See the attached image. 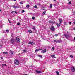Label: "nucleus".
<instances>
[{
  "label": "nucleus",
  "mask_w": 75,
  "mask_h": 75,
  "mask_svg": "<svg viewBox=\"0 0 75 75\" xmlns=\"http://www.w3.org/2000/svg\"><path fill=\"white\" fill-rule=\"evenodd\" d=\"M70 36L71 34H69L68 35H67V34H64V36L65 37V38L67 39H68L69 38H70Z\"/></svg>",
  "instance_id": "f257e3e1"
},
{
  "label": "nucleus",
  "mask_w": 75,
  "mask_h": 75,
  "mask_svg": "<svg viewBox=\"0 0 75 75\" xmlns=\"http://www.w3.org/2000/svg\"><path fill=\"white\" fill-rule=\"evenodd\" d=\"M15 41L16 42H18V43H19L20 42V39L18 38H16L15 39Z\"/></svg>",
  "instance_id": "f03ea898"
},
{
  "label": "nucleus",
  "mask_w": 75,
  "mask_h": 75,
  "mask_svg": "<svg viewBox=\"0 0 75 75\" xmlns=\"http://www.w3.org/2000/svg\"><path fill=\"white\" fill-rule=\"evenodd\" d=\"M50 30L52 31H54L55 30V28L54 26H52L50 28Z\"/></svg>",
  "instance_id": "7ed1b4c3"
},
{
  "label": "nucleus",
  "mask_w": 75,
  "mask_h": 75,
  "mask_svg": "<svg viewBox=\"0 0 75 75\" xmlns=\"http://www.w3.org/2000/svg\"><path fill=\"white\" fill-rule=\"evenodd\" d=\"M14 64L16 65H19V62L17 60H15L14 62Z\"/></svg>",
  "instance_id": "20e7f679"
},
{
  "label": "nucleus",
  "mask_w": 75,
  "mask_h": 75,
  "mask_svg": "<svg viewBox=\"0 0 75 75\" xmlns=\"http://www.w3.org/2000/svg\"><path fill=\"white\" fill-rule=\"evenodd\" d=\"M11 42L12 44H14V42H15V39L12 38L11 40Z\"/></svg>",
  "instance_id": "39448f33"
},
{
  "label": "nucleus",
  "mask_w": 75,
  "mask_h": 75,
  "mask_svg": "<svg viewBox=\"0 0 75 75\" xmlns=\"http://www.w3.org/2000/svg\"><path fill=\"white\" fill-rule=\"evenodd\" d=\"M71 70L72 72H75V68L74 67H73L71 68Z\"/></svg>",
  "instance_id": "423d86ee"
},
{
  "label": "nucleus",
  "mask_w": 75,
  "mask_h": 75,
  "mask_svg": "<svg viewBox=\"0 0 75 75\" xmlns=\"http://www.w3.org/2000/svg\"><path fill=\"white\" fill-rule=\"evenodd\" d=\"M46 52H47V50L46 49H44L42 51V53H45Z\"/></svg>",
  "instance_id": "0eeeda50"
},
{
  "label": "nucleus",
  "mask_w": 75,
  "mask_h": 75,
  "mask_svg": "<svg viewBox=\"0 0 75 75\" xmlns=\"http://www.w3.org/2000/svg\"><path fill=\"white\" fill-rule=\"evenodd\" d=\"M36 72L37 73V74H41V72H42V71L38 70H36Z\"/></svg>",
  "instance_id": "6e6552de"
},
{
  "label": "nucleus",
  "mask_w": 75,
  "mask_h": 75,
  "mask_svg": "<svg viewBox=\"0 0 75 75\" xmlns=\"http://www.w3.org/2000/svg\"><path fill=\"white\" fill-rule=\"evenodd\" d=\"M62 42V41L61 40H57V42L58 43H61V42Z\"/></svg>",
  "instance_id": "1a4fd4ad"
},
{
  "label": "nucleus",
  "mask_w": 75,
  "mask_h": 75,
  "mask_svg": "<svg viewBox=\"0 0 75 75\" xmlns=\"http://www.w3.org/2000/svg\"><path fill=\"white\" fill-rule=\"evenodd\" d=\"M10 53L11 54V55H13V53H14L13 51L11 50H10Z\"/></svg>",
  "instance_id": "9d476101"
},
{
  "label": "nucleus",
  "mask_w": 75,
  "mask_h": 75,
  "mask_svg": "<svg viewBox=\"0 0 75 75\" xmlns=\"http://www.w3.org/2000/svg\"><path fill=\"white\" fill-rule=\"evenodd\" d=\"M29 44H31V45H34V43L33 42H30L28 43Z\"/></svg>",
  "instance_id": "9b49d317"
},
{
  "label": "nucleus",
  "mask_w": 75,
  "mask_h": 75,
  "mask_svg": "<svg viewBox=\"0 0 75 75\" xmlns=\"http://www.w3.org/2000/svg\"><path fill=\"white\" fill-rule=\"evenodd\" d=\"M54 42L56 43H57L58 42V40H54Z\"/></svg>",
  "instance_id": "f8f14e48"
},
{
  "label": "nucleus",
  "mask_w": 75,
  "mask_h": 75,
  "mask_svg": "<svg viewBox=\"0 0 75 75\" xmlns=\"http://www.w3.org/2000/svg\"><path fill=\"white\" fill-rule=\"evenodd\" d=\"M51 57L52 58H56V57H55V55H51Z\"/></svg>",
  "instance_id": "ddd939ff"
},
{
  "label": "nucleus",
  "mask_w": 75,
  "mask_h": 75,
  "mask_svg": "<svg viewBox=\"0 0 75 75\" xmlns=\"http://www.w3.org/2000/svg\"><path fill=\"white\" fill-rule=\"evenodd\" d=\"M49 22L50 23H52V24H54V22H52V21L51 20H49Z\"/></svg>",
  "instance_id": "4468645a"
},
{
  "label": "nucleus",
  "mask_w": 75,
  "mask_h": 75,
  "mask_svg": "<svg viewBox=\"0 0 75 75\" xmlns=\"http://www.w3.org/2000/svg\"><path fill=\"white\" fill-rule=\"evenodd\" d=\"M59 24H60L62 23V20L61 19H59Z\"/></svg>",
  "instance_id": "2eb2a0df"
},
{
  "label": "nucleus",
  "mask_w": 75,
  "mask_h": 75,
  "mask_svg": "<svg viewBox=\"0 0 75 75\" xmlns=\"http://www.w3.org/2000/svg\"><path fill=\"white\" fill-rule=\"evenodd\" d=\"M56 25L57 26V27H60V25H61V24L59 23V24L57 23L56 24Z\"/></svg>",
  "instance_id": "dca6fc26"
},
{
  "label": "nucleus",
  "mask_w": 75,
  "mask_h": 75,
  "mask_svg": "<svg viewBox=\"0 0 75 75\" xmlns=\"http://www.w3.org/2000/svg\"><path fill=\"white\" fill-rule=\"evenodd\" d=\"M52 51H54V50H55V47H53L52 48Z\"/></svg>",
  "instance_id": "f3484780"
},
{
  "label": "nucleus",
  "mask_w": 75,
  "mask_h": 75,
  "mask_svg": "<svg viewBox=\"0 0 75 75\" xmlns=\"http://www.w3.org/2000/svg\"><path fill=\"white\" fill-rule=\"evenodd\" d=\"M32 29L34 30H36V29L35 28V27H33L32 28Z\"/></svg>",
  "instance_id": "a211bd4d"
},
{
  "label": "nucleus",
  "mask_w": 75,
  "mask_h": 75,
  "mask_svg": "<svg viewBox=\"0 0 75 75\" xmlns=\"http://www.w3.org/2000/svg\"><path fill=\"white\" fill-rule=\"evenodd\" d=\"M45 13H46V11H45L43 13H42V14L44 15V14H45Z\"/></svg>",
  "instance_id": "6ab92c4d"
},
{
  "label": "nucleus",
  "mask_w": 75,
  "mask_h": 75,
  "mask_svg": "<svg viewBox=\"0 0 75 75\" xmlns=\"http://www.w3.org/2000/svg\"><path fill=\"white\" fill-rule=\"evenodd\" d=\"M39 50H41V49H36L35 50V52H37V51H39Z\"/></svg>",
  "instance_id": "aec40b11"
},
{
  "label": "nucleus",
  "mask_w": 75,
  "mask_h": 75,
  "mask_svg": "<svg viewBox=\"0 0 75 75\" xmlns=\"http://www.w3.org/2000/svg\"><path fill=\"white\" fill-rule=\"evenodd\" d=\"M64 24L65 25H67V23L66 22H64Z\"/></svg>",
  "instance_id": "412c9836"
},
{
  "label": "nucleus",
  "mask_w": 75,
  "mask_h": 75,
  "mask_svg": "<svg viewBox=\"0 0 75 75\" xmlns=\"http://www.w3.org/2000/svg\"><path fill=\"white\" fill-rule=\"evenodd\" d=\"M20 8V6L19 5H17L16 6V8Z\"/></svg>",
  "instance_id": "4be33fe9"
},
{
  "label": "nucleus",
  "mask_w": 75,
  "mask_h": 75,
  "mask_svg": "<svg viewBox=\"0 0 75 75\" xmlns=\"http://www.w3.org/2000/svg\"><path fill=\"white\" fill-rule=\"evenodd\" d=\"M56 73L57 74V75H59V72H58V71H57L56 72Z\"/></svg>",
  "instance_id": "5701e85b"
},
{
  "label": "nucleus",
  "mask_w": 75,
  "mask_h": 75,
  "mask_svg": "<svg viewBox=\"0 0 75 75\" xmlns=\"http://www.w3.org/2000/svg\"><path fill=\"white\" fill-rule=\"evenodd\" d=\"M28 31L29 33H32V32L31 31V30H29Z\"/></svg>",
  "instance_id": "b1692460"
},
{
  "label": "nucleus",
  "mask_w": 75,
  "mask_h": 75,
  "mask_svg": "<svg viewBox=\"0 0 75 75\" xmlns=\"http://www.w3.org/2000/svg\"><path fill=\"white\" fill-rule=\"evenodd\" d=\"M30 7V5H26V7L28 8Z\"/></svg>",
  "instance_id": "393cba45"
},
{
  "label": "nucleus",
  "mask_w": 75,
  "mask_h": 75,
  "mask_svg": "<svg viewBox=\"0 0 75 75\" xmlns=\"http://www.w3.org/2000/svg\"><path fill=\"white\" fill-rule=\"evenodd\" d=\"M6 33H8V32H9V30H6Z\"/></svg>",
  "instance_id": "a878e982"
},
{
  "label": "nucleus",
  "mask_w": 75,
  "mask_h": 75,
  "mask_svg": "<svg viewBox=\"0 0 75 75\" xmlns=\"http://www.w3.org/2000/svg\"><path fill=\"white\" fill-rule=\"evenodd\" d=\"M38 56L39 57H40V58H42V56L41 55H38Z\"/></svg>",
  "instance_id": "bb28decb"
},
{
  "label": "nucleus",
  "mask_w": 75,
  "mask_h": 75,
  "mask_svg": "<svg viewBox=\"0 0 75 75\" xmlns=\"http://www.w3.org/2000/svg\"><path fill=\"white\" fill-rule=\"evenodd\" d=\"M25 12V11L24 10H22L21 11V13H24Z\"/></svg>",
  "instance_id": "cd10ccee"
},
{
  "label": "nucleus",
  "mask_w": 75,
  "mask_h": 75,
  "mask_svg": "<svg viewBox=\"0 0 75 75\" xmlns=\"http://www.w3.org/2000/svg\"><path fill=\"white\" fill-rule=\"evenodd\" d=\"M32 20H34V19H35V17L34 16L32 17Z\"/></svg>",
  "instance_id": "c85d7f7f"
},
{
  "label": "nucleus",
  "mask_w": 75,
  "mask_h": 75,
  "mask_svg": "<svg viewBox=\"0 0 75 75\" xmlns=\"http://www.w3.org/2000/svg\"><path fill=\"white\" fill-rule=\"evenodd\" d=\"M72 14H73V15H75V12H72Z\"/></svg>",
  "instance_id": "c756f323"
},
{
  "label": "nucleus",
  "mask_w": 75,
  "mask_h": 75,
  "mask_svg": "<svg viewBox=\"0 0 75 75\" xmlns=\"http://www.w3.org/2000/svg\"><path fill=\"white\" fill-rule=\"evenodd\" d=\"M34 7L35 8H37V5H35V6H34Z\"/></svg>",
  "instance_id": "7c9ffc66"
},
{
  "label": "nucleus",
  "mask_w": 75,
  "mask_h": 75,
  "mask_svg": "<svg viewBox=\"0 0 75 75\" xmlns=\"http://www.w3.org/2000/svg\"><path fill=\"white\" fill-rule=\"evenodd\" d=\"M58 35L57 34H56L54 35V36H55V37H57Z\"/></svg>",
  "instance_id": "2f4dec72"
},
{
  "label": "nucleus",
  "mask_w": 75,
  "mask_h": 75,
  "mask_svg": "<svg viewBox=\"0 0 75 75\" xmlns=\"http://www.w3.org/2000/svg\"><path fill=\"white\" fill-rule=\"evenodd\" d=\"M3 53L4 54H7V52H3Z\"/></svg>",
  "instance_id": "473e14b6"
},
{
  "label": "nucleus",
  "mask_w": 75,
  "mask_h": 75,
  "mask_svg": "<svg viewBox=\"0 0 75 75\" xmlns=\"http://www.w3.org/2000/svg\"><path fill=\"white\" fill-rule=\"evenodd\" d=\"M52 4H50V8H52Z\"/></svg>",
  "instance_id": "72a5a7b5"
},
{
  "label": "nucleus",
  "mask_w": 75,
  "mask_h": 75,
  "mask_svg": "<svg viewBox=\"0 0 75 75\" xmlns=\"http://www.w3.org/2000/svg\"><path fill=\"white\" fill-rule=\"evenodd\" d=\"M14 8H17V6L14 5Z\"/></svg>",
  "instance_id": "f704fd0d"
},
{
  "label": "nucleus",
  "mask_w": 75,
  "mask_h": 75,
  "mask_svg": "<svg viewBox=\"0 0 75 75\" xmlns=\"http://www.w3.org/2000/svg\"><path fill=\"white\" fill-rule=\"evenodd\" d=\"M20 23H19V22L17 24V25H20Z\"/></svg>",
  "instance_id": "c9c22d12"
},
{
  "label": "nucleus",
  "mask_w": 75,
  "mask_h": 75,
  "mask_svg": "<svg viewBox=\"0 0 75 75\" xmlns=\"http://www.w3.org/2000/svg\"><path fill=\"white\" fill-rule=\"evenodd\" d=\"M70 57H71V58H73V55H71L70 56Z\"/></svg>",
  "instance_id": "e433bc0d"
},
{
  "label": "nucleus",
  "mask_w": 75,
  "mask_h": 75,
  "mask_svg": "<svg viewBox=\"0 0 75 75\" xmlns=\"http://www.w3.org/2000/svg\"><path fill=\"white\" fill-rule=\"evenodd\" d=\"M26 51H27V50H23V52H26Z\"/></svg>",
  "instance_id": "4c0bfd02"
},
{
  "label": "nucleus",
  "mask_w": 75,
  "mask_h": 75,
  "mask_svg": "<svg viewBox=\"0 0 75 75\" xmlns=\"http://www.w3.org/2000/svg\"><path fill=\"white\" fill-rule=\"evenodd\" d=\"M20 4H23V3L22 2H20Z\"/></svg>",
  "instance_id": "58836bf2"
},
{
  "label": "nucleus",
  "mask_w": 75,
  "mask_h": 75,
  "mask_svg": "<svg viewBox=\"0 0 75 75\" xmlns=\"http://www.w3.org/2000/svg\"><path fill=\"white\" fill-rule=\"evenodd\" d=\"M69 3L70 4H72V2L71 1H70Z\"/></svg>",
  "instance_id": "ea45409f"
},
{
  "label": "nucleus",
  "mask_w": 75,
  "mask_h": 75,
  "mask_svg": "<svg viewBox=\"0 0 75 75\" xmlns=\"http://www.w3.org/2000/svg\"><path fill=\"white\" fill-rule=\"evenodd\" d=\"M11 7H13V8H14V5L12 6Z\"/></svg>",
  "instance_id": "a19ab883"
},
{
  "label": "nucleus",
  "mask_w": 75,
  "mask_h": 75,
  "mask_svg": "<svg viewBox=\"0 0 75 75\" xmlns=\"http://www.w3.org/2000/svg\"><path fill=\"white\" fill-rule=\"evenodd\" d=\"M69 24H72V23H71V22H69Z\"/></svg>",
  "instance_id": "79ce46f5"
},
{
  "label": "nucleus",
  "mask_w": 75,
  "mask_h": 75,
  "mask_svg": "<svg viewBox=\"0 0 75 75\" xmlns=\"http://www.w3.org/2000/svg\"><path fill=\"white\" fill-rule=\"evenodd\" d=\"M14 13V11H13L11 12V13Z\"/></svg>",
  "instance_id": "37998d69"
},
{
  "label": "nucleus",
  "mask_w": 75,
  "mask_h": 75,
  "mask_svg": "<svg viewBox=\"0 0 75 75\" xmlns=\"http://www.w3.org/2000/svg\"><path fill=\"white\" fill-rule=\"evenodd\" d=\"M14 13H16V14H17V11H14Z\"/></svg>",
  "instance_id": "c03bdc74"
},
{
  "label": "nucleus",
  "mask_w": 75,
  "mask_h": 75,
  "mask_svg": "<svg viewBox=\"0 0 75 75\" xmlns=\"http://www.w3.org/2000/svg\"><path fill=\"white\" fill-rule=\"evenodd\" d=\"M1 59H3V57H1Z\"/></svg>",
  "instance_id": "a18cd8bd"
},
{
  "label": "nucleus",
  "mask_w": 75,
  "mask_h": 75,
  "mask_svg": "<svg viewBox=\"0 0 75 75\" xmlns=\"http://www.w3.org/2000/svg\"><path fill=\"white\" fill-rule=\"evenodd\" d=\"M4 65H5V66H7V65H6V64H5Z\"/></svg>",
  "instance_id": "49530a36"
},
{
  "label": "nucleus",
  "mask_w": 75,
  "mask_h": 75,
  "mask_svg": "<svg viewBox=\"0 0 75 75\" xmlns=\"http://www.w3.org/2000/svg\"><path fill=\"white\" fill-rule=\"evenodd\" d=\"M24 75H28L27 74H24Z\"/></svg>",
  "instance_id": "de8ad7c7"
},
{
  "label": "nucleus",
  "mask_w": 75,
  "mask_h": 75,
  "mask_svg": "<svg viewBox=\"0 0 75 75\" xmlns=\"http://www.w3.org/2000/svg\"><path fill=\"white\" fill-rule=\"evenodd\" d=\"M74 40L75 41V37L74 38Z\"/></svg>",
  "instance_id": "09e8293b"
},
{
  "label": "nucleus",
  "mask_w": 75,
  "mask_h": 75,
  "mask_svg": "<svg viewBox=\"0 0 75 75\" xmlns=\"http://www.w3.org/2000/svg\"><path fill=\"white\" fill-rule=\"evenodd\" d=\"M19 21H21V20H19Z\"/></svg>",
  "instance_id": "8fccbe9b"
},
{
  "label": "nucleus",
  "mask_w": 75,
  "mask_h": 75,
  "mask_svg": "<svg viewBox=\"0 0 75 75\" xmlns=\"http://www.w3.org/2000/svg\"><path fill=\"white\" fill-rule=\"evenodd\" d=\"M9 23H11V22L10 21H9Z\"/></svg>",
  "instance_id": "3c124183"
},
{
  "label": "nucleus",
  "mask_w": 75,
  "mask_h": 75,
  "mask_svg": "<svg viewBox=\"0 0 75 75\" xmlns=\"http://www.w3.org/2000/svg\"><path fill=\"white\" fill-rule=\"evenodd\" d=\"M14 1H16V0H13Z\"/></svg>",
  "instance_id": "603ef678"
},
{
  "label": "nucleus",
  "mask_w": 75,
  "mask_h": 75,
  "mask_svg": "<svg viewBox=\"0 0 75 75\" xmlns=\"http://www.w3.org/2000/svg\"><path fill=\"white\" fill-rule=\"evenodd\" d=\"M42 8H43V10H44V8H43V7H42Z\"/></svg>",
  "instance_id": "864d4df0"
},
{
  "label": "nucleus",
  "mask_w": 75,
  "mask_h": 75,
  "mask_svg": "<svg viewBox=\"0 0 75 75\" xmlns=\"http://www.w3.org/2000/svg\"><path fill=\"white\" fill-rule=\"evenodd\" d=\"M8 20L9 21H10V20L9 19H8Z\"/></svg>",
  "instance_id": "5fc2aeb1"
},
{
  "label": "nucleus",
  "mask_w": 75,
  "mask_h": 75,
  "mask_svg": "<svg viewBox=\"0 0 75 75\" xmlns=\"http://www.w3.org/2000/svg\"><path fill=\"white\" fill-rule=\"evenodd\" d=\"M74 30H75V28H74Z\"/></svg>",
  "instance_id": "6e6d98bb"
},
{
  "label": "nucleus",
  "mask_w": 75,
  "mask_h": 75,
  "mask_svg": "<svg viewBox=\"0 0 75 75\" xmlns=\"http://www.w3.org/2000/svg\"><path fill=\"white\" fill-rule=\"evenodd\" d=\"M74 24H75V22H74Z\"/></svg>",
  "instance_id": "4d7b16f0"
},
{
  "label": "nucleus",
  "mask_w": 75,
  "mask_h": 75,
  "mask_svg": "<svg viewBox=\"0 0 75 75\" xmlns=\"http://www.w3.org/2000/svg\"><path fill=\"white\" fill-rule=\"evenodd\" d=\"M0 11H1V9H0Z\"/></svg>",
  "instance_id": "13d9d810"
},
{
  "label": "nucleus",
  "mask_w": 75,
  "mask_h": 75,
  "mask_svg": "<svg viewBox=\"0 0 75 75\" xmlns=\"http://www.w3.org/2000/svg\"><path fill=\"white\" fill-rule=\"evenodd\" d=\"M54 1H56V0H54Z\"/></svg>",
  "instance_id": "bf43d9fd"
},
{
  "label": "nucleus",
  "mask_w": 75,
  "mask_h": 75,
  "mask_svg": "<svg viewBox=\"0 0 75 75\" xmlns=\"http://www.w3.org/2000/svg\"><path fill=\"white\" fill-rule=\"evenodd\" d=\"M68 1H69V0H67Z\"/></svg>",
  "instance_id": "052dcab7"
},
{
  "label": "nucleus",
  "mask_w": 75,
  "mask_h": 75,
  "mask_svg": "<svg viewBox=\"0 0 75 75\" xmlns=\"http://www.w3.org/2000/svg\"><path fill=\"white\" fill-rule=\"evenodd\" d=\"M12 35H11V36H12Z\"/></svg>",
  "instance_id": "680f3d73"
},
{
  "label": "nucleus",
  "mask_w": 75,
  "mask_h": 75,
  "mask_svg": "<svg viewBox=\"0 0 75 75\" xmlns=\"http://www.w3.org/2000/svg\"><path fill=\"white\" fill-rule=\"evenodd\" d=\"M48 17H49V16H48Z\"/></svg>",
  "instance_id": "e2e57ef3"
},
{
  "label": "nucleus",
  "mask_w": 75,
  "mask_h": 75,
  "mask_svg": "<svg viewBox=\"0 0 75 75\" xmlns=\"http://www.w3.org/2000/svg\"><path fill=\"white\" fill-rule=\"evenodd\" d=\"M67 33H68V32H67Z\"/></svg>",
  "instance_id": "0e129e2a"
}]
</instances>
